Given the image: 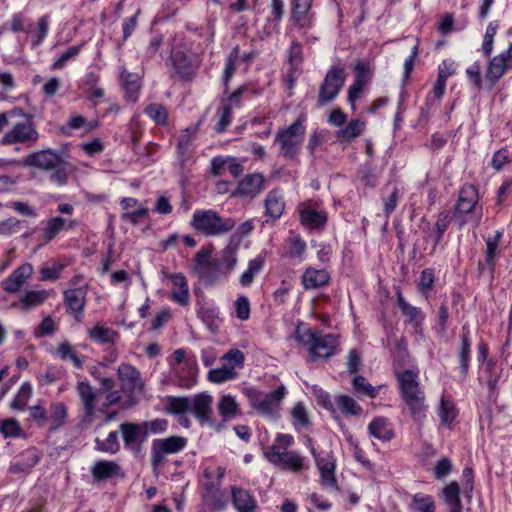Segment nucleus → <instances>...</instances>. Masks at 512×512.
<instances>
[{"label":"nucleus","instance_id":"obj_1","mask_svg":"<svg viewBox=\"0 0 512 512\" xmlns=\"http://www.w3.org/2000/svg\"><path fill=\"white\" fill-rule=\"evenodd\" d=\"M395 374L400 387L401 395L408 406L415 421H420L425 416L426 406L424 404L425 394L418 380V371L406 369Z\"/></svg>","mask_w":512,"mask_h":512},{"label":"nucleus","instance_id":"obj_2","mask_svg":"<svg viewBox=\"0 0 512 512\" xmlns=\"http://www.w3.org/2000/svg\"><path fill=\"white\" fill-rule=\"evenodd\" d=\"M190 225L192 228L208 237L222 236L233 230L236 222L232 218H224L213 209H200L193 213Z\"/></svg>","mask_w":512,"mask_h":512},{"label":"nucleus","instance_id":"obj_3","mask_svg":"<svg viewBox=\"0 0 512 512\" xmlns=\"http://www.w3.org/2000/svg\"><path fill=\"white\" fill-rule=\"evenodd\" d=\"M291 442L290 435H278L275 443L266 450L265 455L274 465L291 472H299L305 468L304 459L297 452L288 451Z\"/></svg>","mask_w":512,"mask_h":512},{"label":"nucleus","instance_id":"obj_4","mask_svg":"<svg viewBox=\"0 0 512 512\" xmlns=\"http://www.w3.org/2000/svg\"><path fill=\"white\" fill-rule=\"evenodd\" d=\"M296 339L298 342L309 347L311 357L313 359H328L335 354L338 339L333 334H322L314 332L311 329H300L296 331Z\"/></svg>","mask_w":512,"mask_h":512},{"label":"nucleus","instance_id":"obj_5","mask_svg":"<svg viewBox=\"0 0 512 512\" xmlns=\"http://www.w3.org/2000/svg\"><path fill=\"white\" fill-rule=\"evenodd\" d=\"M304 135L305 127L301 120H296L289 127L278 131L275 143L279 144L280 155L286 159H294L299 153Z\"/></svg>","mask_w":512,"mask_h":512},{"label":"nucleus","instance_id":"obj_6","mask_svg":"<svg viewBox=\"0 0 512 512\" xmlns=\"http://www.w3.org/2000/svg\"><path fill=\"white\" fill-rule=\"evenodd\" d=\"M245 394L253 409L258 413L274 416L280 407V403L285 397L286 388L282 385L271 393H264L252 388H246Z\"/></svg>","mask_w":512,"mask_h":512},{"label":"nucleus","instance_id":"obj_7","mask_svg":"<svg viewBox=\"0 0 512 512\" xmlns=\"http://www.w3.org/2000/svg\"><path fill=\"white\" fill-rule=\"evenodd\" d=\"M346 80L342 65L331 67L319 87L318 105L323 106L337 97Z\"/></svg>","mask_w":512,"mask_h":512},{"label":"nucleus","instance_id":"obj_8","mask_svg":"<svg viewBox=\"0 0 512 512\" xmlns=\"http://www.w3.org/2000/svg\"><path fill=\"white\" fill-rule=\"evenodd\" d=\"M186 444L187 439L182 436L154 439L151 445V464L153 468L161 466L165 462L166 455L180 452Z\"/></svg>","mask_w":512,"mask_h":512},{"label":"nucleus","instance_id":"obj_9","mask_svg":"<svg viewBox=\"0 0 512 512\" xmlns=\"http://www.w3.org/2000/svg\"><path fill=\"white\" fill-rule=\"evenodd\" d=\"M39 138V133L33 125L32 118H25L13 124L5 133L0 143L3 145L32 144Z\"/></svg>","mask_w":512,"mask_h":512},{"label":"nucleus","instance_id":"obj_10","mask_svg":"<svg viewBox=\"0 0 512 512\" xmlns=\"http://www.w3.org/2000/svg\"><path fill=\"white\" fill-rule=\"evenodd\" d=\"M171 62L175 75L181 80H190L199 67V57L191 51H173Z\"/></svg>","mask_w":512,"mask_h":512},{"label":"nucleus","instance_id":"obj_11","mask_svg":"<svg viewBox=\"0 0 512 512\" xmlns=\"http://www.w3.org/2000/svg\"><path fill=\"white\" fill-rule=\"evenodd\" d=\"M195 272L205 284L215 283L221 276V265L218 260L210 259L209 252L201 249L195 257Z\"/></svg>","mask_w":512,"mask_h":512},{"label":"nucleus","instance_id":"obj_12","mask_svg":"<svg viewBox=\"0 0 512 512\" xmlns=\"http://www.w3.org/2000/svg\"><path fill=\"white\" fill-rule=\"evenodd\" d=\"M314 0H292L290 21L299 30H307L314 26L315 16L311 12Z\"/></svg>","mask_w":512,"mask_h":512},{"label":"nucleus","instance_id":"obj_13","mask_svg":"<svg viewBox=\"0 0 512 512\" xmlns=\"http://www.w3.org/2000/svg\"><path fill=\"white\" fill-rule=\"evenodd\" d=\"M76 391L83 407V421L91 424L96 417L98 393L96 389L86 381L77 383Z\"/></svg>","mask_w":512,"mask_h":512},{"label":"nucleus","instance_id":"obj_14","mask_svg":"<svg viewBox=\"0 0 512 512\" xmlns=\"http://www.w3.org/2000/svg\"><path fill=\"white\" fill-rule=\"evenodd\" d=\"M62 162L63 158L61 153L52 149L33 152L27 155L23 161L25 166L35 167L45 171L53 169L57 164Z\"/></svg>","mask_w":512,"mask_h":512},{"label":"nucleus","instance_id":"obj_15","mask_svg":"<svg viewBox=\"0 0 512 512\" xmlns=\"http://www.w3.org/2000/svg\"><path fill=\"white\" fill-rule=\"evenodd\" d=\"M298 210L300 222L305 227L320 229L327 223V213L324 210L317 209L311 200L301 203Z\"/></svg>","mask_w":512,"mask_h":512},{"label":"nucleus","instance_id":"obj_16","mask_svg":"<svg viewBox=\"0 0 512 512\" xmlns=\"http://www.w3.org/2000/svg\"><path fill=\"white\" fill-rule=\"evenodd\" d=\"M117 374L124 390L131 393H140L143 391L144 381L136 367L127 363H122L118 366Z\"/></svg>","mask_w":512,"mask_h":512},{"label":"nucleus","instance_id":"obj_17","mask_svg":"<svg viewBox=\"0 0 512 512\" xmlns=\"http://www.w3.org/2000/svg\"><path fill=\"white\" fill-rule=\"evenodd\" d=\"M87 289L86 286L67 289L64 291V301L67 311L80 320L86 304Z\"/></svg>","mask_w":512,"mask_h":512},{"label":"nucleus","instance_id":"obj_18","mask_svg":"<svg viewBox=\"0 0 512 512\" xmlns=\"http://www.w3.org/2000/svg\"><path fill=\"white\" fill-rule=\"evenodd\" d=\"M316 465L320 472L321 485L329 490H338L335 478V459L331 454L320 457L315 456Z\"/></svg>","mask_w":512,"mask_h":512},{"label":"nucleus","instance_id":"obj_19","mask_svg":"<svg viewBox=\"0 0 512 512\" xmlns=\"http://www.w3.org/2000/svg\"><path fill=\"white\" fill-rule=\"evenodd\" d=\"M264 182L265 178L262 174H248L239 182L233 195L254 198L263 190Z\"/></svg>","mask_w":512,"mask_h":512},{"label":"nucleus","instance_id":"obj_20","mask_svg":"<svg viewBox=\"0 0 512 512\" xmlns=\"http://www.w3.org/2000/svg\"><path fill=\"white\" fill-rule=\"evenodd\" d=\"M212 402V396L204 393L197 394L191 398L190 412L193 413L201 424L211 423Z\"/></svg>","mask_w":512,"mask_h":512},{"label":"nucleus","instance_id":"obj_21","mask_svg":"<svg viewBox=\"0 0 512 512\" xmlns=\"http://www.w3.org/2000/svg\"><path fill=\"white\" fill-rule=\"evenodd\" d=\"M33 266L30 263H24L16 268L9 277H7L1 286L7 292H17L24 283L31 277Z\"/></svg>","mask_w":512,"mask_h":512},{"label":"nucleus","instance_id":"obj_22","mask_svg":"<svg viewBox=\"0 0 512 512\" xmlns=\"http://www.w3.org/2000/svg\"><path fill=\"white\" fill-rule=\"evenodd\" d=\"M502 234L497 231L493 237H488L486 239V253H485V262H479L478 271L479 274H484L486 271L489 273L490 277H493L495 265H496V251L499 246L500 238Z\"/></svg>","mask_w":512,"mask_h":512},{"label":"nucleus","instance_id":"obj_23","mask_svg":"<svg viewBox=\"0 0 512 512\" xmlns=\"http://www.w3.org/2000/svg\"><path fill=\"white\" fill-rule=\"evenodd\" d=\"M471 346L472 342L470 339L469 327L468 325H463L460 337V346L458 349L459 368L463 378H466L468 375Z\"/></svg>","mask_w":512,"mask_h":512},{"label":"nucleus","instance_id":"obj_24","mask_svg":"<svg viewBox=\"0 0 512 512\" xmlns=\"http://www.w3.org/2000/svg\"><path fill=\"white\" fill-rule=\"evenodd\" d=\"M478 202V192L475 186L466 184L459 193V198L455 208V215L468 214Z\"/></svg>","mask_w":512,"mask_h":512},{"label":"nucleus","instance_id":"obj_25","mask_svg":"<svg viewBox=\"0 0 512 512\" xmlns=\"http://www.w3.org/2000/svg\"><path fill=\"white\" fill-rule=\"evenodd\" d=\"M124 445L126 448L134 449L139 443L143 442L144 430L141 423L125 422L120 425Z\"/></svg>","mask_w":512,"mask_h":512},{"label":"nucleus","instance_id":"obj_26","mask_svg":"<svg viewBox=\"0 0 512 512\" xmlns=\"http://www.w3.org/2000/svg\"><path fill=\"white\" fill-rule=\"evenodd\" d=\"M91 474L95 481L108 480L122 475L121 467L114 461L99 460L91 467Z\"/></svg>","mask_w":512,"mask_h":512},{"label":"nucleus","instance_id":"obj_27","mask_svg":"<svg viewBox=\"0 0 512 512\" xmlns=\"http://www.w3.org/2000/svg\"><path fill=\"white\" fill-rule=\"evenodd\" d=\"M172 292L171 298L181 306L189 303V289L185 276L181 273L171 275Z\"/></svg>","mask_w":512,"mask_h":512},{"label":"nucleus","instance_id":"obj_28","mask_svg":"<svg viewBox=\"0 0 512 512\" xmlns=\"http://www.w3.org/2000/svg\"><path fill=\"white\" fill-rule=\"evenodd\" d=\"M120 78L127 99L135 102L138 99L141 87L139 75L136 73H130L125 67H121Z\"/></svg>","mask_w":512,"mask_h":512},{"label":"nucleus","instance_id":"obj_29","mask_svg":"<svg viewBox=\"0 0 512 512\" xmlns=\"http://www.w3.org/2000/svg\"><path fill=\"white\" fill-rule=\"evenodd\" d=\"M48 296L49 294L45 290H29L25 292L19 302L13 303L12 306L19 308L21 311H28L42 304Z\"/></svg>","mask_w":512,"mask_h":512},{"label":"nucleus","instance_id":"obj_30","mask_svg":"<svg viewBox=\"0 0 512 512\" xmlns=\"http://www.w3.org/2000/svg\"><path fill=\"white\" fill-rule=\"evenodd\" d=\"M264 205L266 215L273 219L280 218L285 208L283 196L278 190L275 189L267 193Z\"/></svg>","mask_w":512,"mask_h":512},{"label":"nucleus","instance_id":"obj_31","mask_svg":"<svg viewBox=\"0 0 512 512\" xmlns=\"http://www.w3.org/2000/svg\"><path fill=\"white\" fill-rule=\"evenodd\" d=\"M329 281V273L324 269L307 268L302 276V283L306 289H315L324 286Z\"/></svg>","mask_w":512,"mask_h":512},{"label":"nucleus","instance_id":"obj_32","mask_svg":"<svg viewBox=\"0 0 512 512\" xmlns=\"http://www.w3.org/2000/svg\"><path fill=\"white\" fill-rule=\"evenodd\" d=\"M368 432L371 436L383 442H388L394 437L392 428L387 419L383 417L372 420L368 425Z\"/></svg>","mask_w":512,"mask_h":512},{"label":"nucleus","instance_id":"obj_33","mask_svg":"<svg viewBox=\"0 0 512 512\" xmlns=\"http://www.w3.org/2000/svg\"><path fill=\"white\" fill-rule=\"evenodd\" d=\"M39 461V457L32 450L23 452L20 458L12 462L9 466V472L12 474H20L27 472L34 467Z\"/></svg>","mask_w":512,"mask_h":512},{"label":"nucleus","instance_id":"obj_34","mask_svg":"<svg viewBox=\"0 0 512 512\" xmlns=\"http://www.w3.org/2000/svg\"><path fill=\"white\" fill-rule=\"evenodd\" d=\"M509 68H512L508 61L505 54H500L495 57H493L490 60L486 77L488 80H490L492 83H495L497 80H499L505 71Z\"/></svg>","mask_w":512,"mask_h":512},{"label":"nucleus","instance_id":"obj_35","mask_svg":"<svg viewBox=\"0 0 512 512\" xmlns=\"http://www.w3.org/2000/svg\"><path fill=\"white\" fill-rule=\"evenodd\" d=\"M365 129V123L360 120H351L346 126L336 132L337 139L342 143H349L359 137Z\"/></svg>","mask_w":512,"mask_h":512},{"label":"nucleus","instance_id":"obj_36","mask_svg":"<svg viewBox=\"0 0 512 512\" xmlns=\"http://www.w3.org/2000/svg\"><path fill=\"white\" fill-rule=\"evenodd\" d=\"M233 505L240 512H250L255 508V501L247 490L242 488H232Z\"/></svg>","mask_w":512,"mask_h":512},{"label":"nucleus","instance_id":"obj_37","mask_svg":"<svg viewBox=\"0 0 512 512\" xmlns=\"http://www.w3.org/2000/svg\"><path fill=\"white\" fill-rule=\"evenodd\" d=\"M443 496L449 512H462L460 488L457 482H451L443 490Z\"/></svg>","mask_w":512,"mask_h":512},{"label":"nucleus","instance_id":"obj_38","mask_svg":"<svg viewBox=\"0 0 512 512\" xmlns=\"http://www.w3.org/2000/svg\"><path fill=\"white\" fill-rule=\"evenodd\" d=\"M166 410L170 414L182 415L191 410V398L168 396L165 399Z\"/></svg>","mask_w":512,"mask_h":512},{"label":"nucleus","instance_id":"obj_39","mask_svg":"<svg viewBox=\"0 0 512 512\" xmlns=\"http://www.w3.org/2000/svg\"><path fill=\"white\" fill-rule=\"evenodd\" d=\"M217 407L224 419H232L241 414L237 401L231 395H223L219 399Z\"/></svg>","mask_w":512,"mask_h":512},{"label":"nucleus","instance_id":"obj_40","mask_svg":"<svg viewBox=\"0 0 512 512\" xmlns=\"http://www.w3.org/2000/svg\"><path fill=\"white\" fill-rule=\"evenodd\" d=\"M196 133V128L185 129L178 138L177 152L183 162L191 152V146Z\"/></svg>","mask_w":512,"mask_h":512},{"label":"nucleus","instance_id":"obj_41","mask_svg":"<svg viewBox=\"0 0 512 512\" xmlns=\"http://www.w3.org/2000/svg\"><path fill=\"white\" fill-rule=\"evenodd\" d=\"M334 403L346 415H358L362 412L361 406L352 397L347 395L336 396Z\"/></svg>","mask_w":512,"mask_h":512},{"label":"nucleus","instance_id":"obj_42","mask_svg":"<svg viewBox=\"0 0 512 512\" xmlns=\"http://www.w3.org/2000/svg\"><path fill=\"white\" fill-rule=\"evenodd\" d=\"M88 335L96 343L106 344L112 343L116 336V332L111 328L96 325L88 330Z\"/></svg>","mask_w":512,"mask_h":512},{"label":"nucleus","instance_id":"obj_43","mask_svg":"<svg viewBox=\"0 0 512 512\" xmlns=\"http://www.w3.org/2000/svg\"><path fill=\"white\" fill-rule=\"evenodd\" d=\"M238 376L237 371H233L232 367H225L223 364L219 368L211 369L207 378L210 382L220 384L235 379Z\"/></svg>","mask_w":512,"mask_h":512},{"label":"nucleus","instance_id":"obj_44","mask_svg":"<svg viewBox=\"0 0 512 512\" xmlns=\"http://www.w3.org/2000/svg\"><path fill=\"white\" fill-rule=\"evenodd\" d=\"M56 355L61 360H70L75 368L81 369L83 367L82 359L77 356L73 346L68 342H63L58 346Z\"/></svg>","mask_w":512,"mask_h":512},{"label":"nucleus","instance_id":"obj_45","mask_svg":"<svg viewBox=\"0 0 512 512\" xmlns=\"http://www.w3.org/2000/svg\"><path fill=\"white\" fill-rule=\"evenodd\" d=\"M50 412L48 420L51 422V429H58L65 423L67 407L63 402H55L51 404Z\"/></svg>","mask_w":512,"mask_h":512},{"label":"nucleus","instance_id":"obj_46","mask_svg":"<svg viewBox=\"0 0 512 512\" xmlns=\"http://www.w3.org/2000/svg\"><path fill=\"white\" fill-rule=\"evenodd\" d=\"M96 449L101 452L105 453H116L120 449V444L118 441V432L112 431L108 434L106 439L101 440L99 438H96L95 440Z\"/></svg>","mask_w":512,"mask_h":512},{"label":"nucleus","instance_id":"obj_47","mask_svg":"<svg viewBox=\"0 0 512 512\" xmlns=\"http://www.w3.org/2000/svg\"><path fill=\"white\" fill-rule=\"evenodd\" d=\"M245 361V354L239 349H230L222 357L221 362L225 367H232L233 371L242 368Z\"/></svg>","mask_w":512,"mask_h":512},{"label":"nucleus","instance_id":"obj_48","mask_svg":"<svg viewBox=\"0 0 512 512\" xmlns=\"http://www.w3.org/2000/svg\"><path fill=\"white\" fill-rule=\"evenodd\" d=\"M410 507L414 512H435V503L430 495H414Z\"/></svg>","mask_w":512,"mask_h":512},{"label":"nucleus","instance_id":"obj_49","mask_svg":"<svg viewBox=\"0 0 512 512\" xmlns=\"http://www.w3.org/2000/svg\"><path fill=\"white\" fill-rule=\"evenodd\" d=\"M66 227V220L62 217H52L47 221L44 229V240L50 242Z\"/></svg>","mask_w":512,"mask_h":512},{"label":"nucleus","instance_id":"obj_50","mask_svg":"<svg viewBox=\"0 0 512 512\" xmlns=\"http://www.w3.org/2000/svg\"><path fill=\"white\" fill-rule=\"evenodd\" d=\"M262 266V258L257 257L255 259L250 260L248 263L247 270L244 271L240 277V284L243 286H249L253 282L255 275L258 274L262 269Z\"/></svg>","mask_w":512,"mask_h":512},{"label":"nucleus","instance_id":"obj_51","mask_svg":"<svg viewBox=\"0 0 512 512\" xmlns=\"http://www.w3.org/2000/svg\"><path fill=\"white\" fill-rule=\"evenodd\" d=\"M449 222L450 221L447 214H439L434 229L428 235V237L433 240L434 246L440 243L445 231L448 228Z\"/></svg>","mask_w":512,"mask_h":512},{"label":"nucleus","instance_id":"obj_52","mask_svg":"<svg viewBox=\"0 0 512 512\" xmlns=\"http://www.w3.org/2000/svg\"><path fill=\"white\" fill-rule=\"evenodd\" d=\"M67 166L68 164L63 160L62 163H59L53 169H50V182L59 187L65 186L68 181Z\"/></svg>","mask_w":512,"mask_h":512},{"label":"nucleus","instance_id":"obj_53","mask_svg":"<svg viewBox=\"0 0 512 512\" xmlns=\"http://www.w3.org/2000/svg\"><path fill=\"white\" fill-rule=\"evenodd\" d=\"M288 244V256L302 260L306 250L305 241L302 240L298 235L292 234L288 238Z\"/></svg>","mask_w":512,"mask_h":512},{"label":"nucleus","instance_id":"obj_54","mask_svg":"<svg viewBox=\"0 0 512 512\" xmlns=\"http://www.w3.org/2000/svg\"><path fill=\"white\" fill-rule=\"evenodd\" d=\"M453 74V71H449L448 73H445L443 69H439L437 80L434 84L433 90L431 91L430 95L428 96L429 100H439L444 92L446 87V81L449 76Z\"/></svg>","mask_w":512,"mask_h":512},{"label":"nucleus","instance_id":"obj_55","mask_svg":"<svg viewBox=\"0 0 512 512\" xmlns=\"http://www.w3.org/2000/svg\"><path fill=\"white\" fill-rule=\"evenodd\" d=\"M353 388L354 390L359 393L366 396H369L371 398L376 397L378 390L377 388L373 387L365 377L361 375H357L353 379Z\"/></svg>","mask_w":512,"mask_h":512},{"label":"nucleus","instance_id":"obj_56","mask_svg":"<svg viewBox=\"0 0 512 512\" xmlns=\"http://www.w3.org/2000/svg\"><path fill=\"white\" fill-rule=\"evenodd\" d=\"M439 415L444 424L451 423L456 417L455 405L445 395L441 397Z\"/></svg>","mask_w":512,"mask_h":512},{"label":"nucleus","instance_id":"obj_57","mask_svg":"<svg viewBox=\"0 0 512 512\" xmlns=\"http://www.w3.org/2000/svg\"><path fill=\"white\" fill-rule=\"evenodd\" d=\"M32 395L31 385L24 383L21 385L16 397L11 403V407L18 410H24L27 405L29 398Z\"/></svg>","mask_w":512,"mask_h":512},{"label":"nucleus","instance_id":"obj_58","mask_svg":"<svg viewBox=\"0 0 512 512\" xmlns=\"http://www.w3.org/2000/svg\"><path fill=\"white\" fill-rule=\"evenodd\" d=\"M219 263L221 265V269L223 268L225 273L231 272L237 263L236 248L231 245L227 246L222 251V258Z\"/></svg>","mask_w":512,"mask_h":512},{"label":"nucleus","instance_id":"obj_59","mask_svg":"<svg viewBox=\"0 0 512 512\" xmlns=\"http://www.w3.org/2000/svg\"><path fill=\"white\" fill-rule=\"evenodd\" d=\"M498 27V22L492 21L486 28L482 44V51L485 56H489L492 53L494 36L496 35Z\"/></svg>","mask_w":512,"mask_h":512},{"label":"nucleus","instance_id":"obj_60","mask_svg":"<svg viewBox=\"0 0 512 512\" xmlns=\"http://www.w3.org/2000/svg\"><path fill=\"white\" fill-rule=\"evenodd\" d=\"M145 113L157 124H165L167 121V110L161 104H149L145 108Z\"/></svg>","mask_w":512,"mask_h":512},{"label":"nucleus","instance_id":"obj_61","mask_svg":"<svg viewBox=\"0 0 512 512\" xmlns=\"http://www.w3.org/2000/svg\"><path fill=\"white\" fill-rule=\"evenodd\" d=\"M141 424L144 430V438H147L150 433H162L167 429L168 426L166 419H154L151 421H144Z\"/></svg>","mask_w":512,"mask_h":512},{"label":"nucleus","instance_id":"obj_62","mask_svg":"<svg viewBox=\"0 0 512 512\" xmlns=\"http://www.w3.org/2000/svg\"><path fill=\"white\" fill-rule=\"evenodd\" d=\"M238 58H239V46H235L227 58V62H226L225 69L223 72V80L225 83H227L233 76V74L236 70V62H237Z\"/></svg>","mask_w":512,"mask_h":512},{"label":"nucleus","instance_id":"obj_63","mask_svg":"<svg viewBox=\"0 0 512 512\" xmlns=\"http://www.w3.org/2000/svg\"><path fill=\"white\" fill-rule=\"evenodd\" d=\"M0 431L5 438L17 437L21 433V427L13 418L5 419L0 424Z\"/></svg>","mask_w":512,"mask_h":512},{"label":"nucleus","instance_id":"obj_64","mask_svg":"<svg viewBox=\"0 0 512 512\" xmlns=\"http://www.w3.org/2000/svg\"><path fill=\"white\" fill-rule=\"evenodd\" d=\"M219 115L218 123L216 124V131L221 133L225 131V129L231 123L232 118V107L230 105H223L217 112Z\"/></svg>","mask_w":512,"mask_h":512}]
</instances>
